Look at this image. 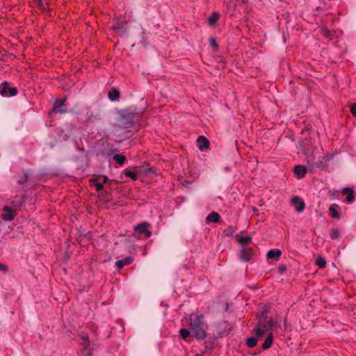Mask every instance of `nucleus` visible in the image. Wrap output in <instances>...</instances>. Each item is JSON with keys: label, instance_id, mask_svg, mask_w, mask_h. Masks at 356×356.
<instances>
[{"label": "nucleus", "instance_id": "5701e85b", "mask_svg": "<svg viewBox=\"0 0 356 356\" xmlns=\"http://www.w3.org/2000/svg\"><path fill=\"white\" fill-rule=\"evenodd\" d=\"M257 338L254 337H249L246 340V345L248 347L252 348L257 345Z\"/></svg>", "mask_w": 356, "mask_h": 356}, {"label": "nucleus", "instance_id": "e433bc0d", "mask_svg": "<svg viewBox=\"0 0 356 356\" xmlns=\"http://www.w3.org/2000/svg\"><path fill=\"white\" fill-rule=\"evenodd\" d=\"M120 26V24H117L115 26H114V29H118Z\"/></svg>", "mask_w": 356, "mask_h": 356}, {"label": "nucleus", "instance_id": "c756f323", "mask_svg": "<svg viewBox=\"0 0 356 356\" xmlns=\"http://www.w3.org/2000/svg\"><path fill=\"white\" fill-rule=\"evenodd\" d=\"M97 178L102 183H106L108 181V177L106 175H99Z\"/></svg>", "mask_w": 356, "mask_h": 356}, {"label": "nucleus", "instance_id": "7c9ffc66", "mask_svg": "<svg viewBox=\"0 0 356 356\" xmlns=\"http://www.w3.org/2000/svg\"><path fill=\"white\" fill-rule=\"evenodd\" d=\"M350 110L353 115H356V103L351 105Z\"/></svg>", "mask_w": 356, "mask_h": 356}, {"label": "nucleus", "instance_id": "f3484780", "mask_svg": "<svg viewBox=\"0 0 356 356\" xmlns=\"http://www.w3.org/2000/svg\"><path fill=\"white\" fill-rule=\"evenodd\" d=\"M179 334L184 340L187 341L188 338L191 335V332L186 328H181L179 330Z\"/></svg>", "mask_w": 356, "mask_h": 356}, {"label": "nucleus", "instance_id": "6e6552de", "mask_svg": "<svg viewBox=\"0 0 356 356\" xmlns=\"http://www.w3.org/2000/svg\"><path fill=\"white\" fill-rule=\"evenodd\" d=\"M291 204L298 212H302L305 209V202L299 197H294L291 199Z\"/></svg>", "mask_w": 356, "mask_h": 356}, {"label": "nucleus", "instance_id": "9b49d317", "mask_svg": "<svg viewBox=\"0 0 356 356\" xmlns=\"http://www.w3.org/2000/svg\"><path fill=\"white\" fill-rule=\"evenodd\" d=\"M281 251L278 249H271L267 253V257L268 259H277L281 256Z\"/></svg>", "mask_w": 356, "mask_h": 356}, {"label": "nucleus", "instance_id": "ddd939ff", "mask_svg": "<svg viewBox=\"0 0 356 356\" xmlns=\"http://www.w3.org/2000/svg\"><path fill=\"white\" fill-rule=\"evenodd\" d=\"M294 172L298 178H302L307 172V168L304 165H297L294 168Z\"/></svg>", "mask_w": 356, "mask_h": 356}, {"label": "nucleus", "instance_id": "2eb2a0df", "mask_svg": "<svg viewBox=\"0 0 356 356\" xmlns=\"http://www.w3.org/2000/svg\"><path fill=\"white\" fill-rule=\"evenodd\" d=\"M273 343V334L272 333H270L268 337L266 338L264 342L262 345V348L264 350L268 349Z\"/></svg>", "mask_w": 356, "mask_h": 356}, {"label": "nucleus", "instance_id": "a878e982", "mask_svg": "<svg viewBox=\"0 0 356 356\" xmlns=\"http://www.w3.org/2000/svg\"><path fill=\"white\" fill-rule=\"evenodd\" d=\"M124 175L126 177H128L131 178V179H133L134 181L138 179L137 174L134 172H131V171H130L129 170H124Z\"/></svg>", "mask_w": 356, "mask_h": 356}, {"label": "nucleus", "instance_id": "412c9836", "mask_svg": "<svg viewBox=\"0 0 356 356\" xmlns=\"http://www.w3.org/2000/svg\"><path fill=\"white\" fill-rule=\"evenodd\" d=\"M252 241L250 236H241L238 238V242L241 245H248V243Z\"/></svg>", "mask_w": 356, "mask_h": 356}, {"label": "nucleus", "instance_id": "f8f14e48", "mask_svg": "<svg viewBox=\"0 0 356 356\" xmlns=\"http://www.w3.org/2000/svg\"><path fill=\"white\" fill-rule=\"evenodd\" d=\"M343 193L347 195V202L351 203L355 201V197L353 195V191L350 188H344L343 189Z\"/></svg>", "mask_w": 356, "mask_h": 356}, {"label": "nucleus", "instance_id": "c9c22d12", "mask_svg": "<svg viewBox=\"0 0 356 356\" xmlns=\"http://www.w3.org/2000/svg\"><path fill=\"white\" fill-rule=\"evenodd\" d=\"M82 339L85 341H88V337L87 336H83L82 337Z\"/></svg>", "mask_w": 356, "mask_h": 356}, {"label": "nucleus", "instance_id": "39448f33", "mask_svg": "<svg viewBox=\"0 0 356 356\" xmlns=\"http://www.w3.org/2000/svg\"><path fill=\"white\" fill-rule=\"evenodd\" d=\"M3 211V213L1 214V218L6 221L13 220L17 216L16 212L8 206H4Z\"/></svg>", "mask_w": 356, "mask_h": 356}, {"label": "nucleus", "instance_id": "0eeeda50", "mask_svg": "<svg viewBox=\"0 0 356 356\" xmlns=\"http://www.w3.org/2000/svg\"><path fill=\"white\" fill-rule=\"evenodd\" d=\"M65 99H56L54 104V111L60 113H67V110L65 108Z\"/></svg>", "mask_w": 356, "mask_h": 356}, {"label": "nucleus", "instance_id": "4468645a", "mask_svg": "<svg viewBox=\"0 0 356 356\" xmlns=\"http://www.w3.org/2000/svg\"><path fill=\"white\" fill-rule=\"evenodd\" d=\"M207 222H218L220 220V216L217 212H211L207 216Z\"/></svg>", "mask_w": 356, "mask_h": 356}, {"label": "nucleus", "instance_id": "4be33fe9", "mask_svg": "<svg viewBox=\"0 0 356 356\" xmlns=\"http://www.w3.org/2000/svg\"><path fill=\"white\" fill-rule=\"evenodd\" d=\"M315 264L319 268H324L326 264V261L324 257L318 256L316 259Z\"/></svg>", "mask_w": 356, "mask_h": 356}, {"label": "nucleus", "instance_id": "f257e3e1", "mask_svg": "<svg viewBox=\"0 0 356 356\" xmlns=\"http://www.w3.org/2000/svg\"><path fill=\"white\" fill-rule=\"evenodd\" d=\"M187 321L193 336L197 340L204 339L207 337V324L204 321V316L201 314L193 313L189 315Z\"/></svg>", "mask_w": 356, "mask_h": 356}, {"label": "nucleus", "instance_id": "72a5a7b5", "mask_svg": "<svg viewBox=\"0 0 356 356\" xmlns=\"http://www.w3.org/2000/svg\"><path fill=\"white\" fill-rule=\"evenodd\" d=\"M39 5H40V8H41L42 9H43V10H44V9H45L44 6V4L42 3V1H41V0H39Z\"/></svg>", "mask_w": 356, "mask_h": 356}, {"label": "nucleus", "instance_id": "2f4dec72", "mask_svg": "<svg viewBox=\"0 0 356 356\" xmlns=\"http://www.w3.org/2000/svg\"><path fill=\"white\" fill-rule=\"evenodd\" d=\"M0 270H2L3 272L8 271V267L3 264H0Z\"/></svg>", "mask_w": 356, "mask_h": 356}, {"label": "nucleus", "instance_id": "9d476101", "mask_svg": "<svg viewBox=\"0 0 356 356\" xmlns=\"http://www.w3.org/2000/svg\"><path fill=\"white\" fill-rule=\"evenodd\" d=\"M133 261V258L131 257H127L123 259L118 260L115 262V266L118 268H122L125 265H129Z\"/></svg>", "mask_w": 356, "mask_h": 356}, {"label": "nucleus", "instance_id": "a211bd4d", "mask_svg": "<svg viewBox=\"0 0 356 356\" xmlns=\"http://www.w3.org/2000/svg\"><path fill=\"white\" fill-rule=\"evenodd\" d=\"M120 97V92L116 89H113L111 91L108 92V97L112 100L115 101L118 99Z\"/></svg>", "mask_w": 356, "mask_h": 356}, {"label": "nucleus", "instance_id": "473e14b6", "mask_svg": "<svg viewBox=\"0 0 356 356\" xmlns=\"http://www.w3.org/2000/svg\"><path fill=\"white\" fill-rule=\"evenodd\" d=\"M278 269H279V272L280 273H282L286 270V267L284 265H280L279 266Z\"/></svg>", "mask_w": 356, "mask_h": 356}, {"label": "nucleus", "instance_id": "dca6fc26", "mask_svg": "<svg viewBox=\"0 0 356 356\" xmlns=\"http://www.w3.org/2000/svg\"><path fill=\"white\" fill-rule=\"evenodd\" d=\"M254 332L257 337H261L267 330L259 323L257 327L254 328Z\"/></svg>", "mask_w": 356, "mask_h": 356}, {"label": "nucleus", "instance_id": "1a4fd4ad", "mask_svg": "<svg viewBox=\"0 0 356 356\" xmlns=\"http://www.w3.org/2000/svg\"><path fill=\"white\" fill-rule=\"evenodd\" d=\"M198 148L200 151H204L209 147V140L204 136H200L197 139Z\"/></svg>", "mask_w": 356, "mask_h": 356}, {"label": "nucleus", "instance_id": "20e7f679", "mask_svg": "<svg viewBox=\"0 0 356 356\" xmlns=\"http://www.w3.org/2000/svg\"><path fill=\"white\" fill-rule=\"evenodd\" d=\"M149 224L147 222H143L134 227V230L141 234H144L146 237H149L152 232L149 229Z\"/></svg>", "mask_w": 356, "mask_h": 356}, {"label": "nucleus", "instance_id": "b1692460", "mask_svg": "<svg viewBox=\"0 0 356 356\" xmlns=\"http://www.w3.org/2000/svg\"><path fill=\"white\" fill-rule=\"evenodd\" d=\"M113 160H115L118 164L122 165L124 163L126 158L124 156L121 154H115L113 156Z\"/></svg>", "mask_w": 356, "mask_h": 356}, {"label": "nucleus", "instance_id": "f03ea898", "mask_svg": "<svg viewBox=\"0 0 356 356\" xmlns=\"http://www.w3.org/2000/svg\"><path fill=\"white\" fill-rule=\"evenodd\" d=\"M0 94L3 97H13L17 95V90L15 88L10 87L8 83L4 81L1 84Z\"/></svg>", "mask_w": 356, "mask_h": 356}, {"label": "nucleus", "instance_id": "393cba45", "mask_svg": "<svg viewBox=\"0 0 356 356\" xmlns=\"http://www.w3.org/2000/svg\"><path fill=\"white\" fill-rule=\"evenodd\" d=\"M219 18V14L218 13H213L208 19L209 24L210 25L214 24Z\"/></svg>", "mask_w": 356, "mask_h": 356}, {"label": "nucleus", "instance_id": "423d86ee", "mask_svg": "<svg viewBox=\"0 0 356 356\" xmlns=\"http://www.w3.org/2000/svg\"><path fill=\"white\" fill-rule=\"evenodd\" d=\"M252 256V249L248 245H241L240 257L243 261H248Z\"/></svg>", "mask_w": 356, "mask_h": 356}, {"label": "nucleus", "instance_id": "f704fd0d", "mask_svg": "<svg viewBox=\"0 0 356 356\" xmlns=\"http://www.w3.org/2000/svg\"><path fill=\"white\" fill-rule=\"evenodd\" d=\"M233 232H234L233 228L232 227H229V233H228V234L232 235L233 234Z\"/></svg>", "mask_w": 356, "mask_h": 356}, {"label": "nucleus", "instance_id": "cd10ccee", "mask_svg": "<svg viewBox=\"0 0 356 356\" xmlns=\"http://www.w3.org/2000/svg\"><path fill=\"white\" fill-rule=\"evenodd\" d=\"M320 31H321L323 32V33L325 35V37L327 38H330L331 37V32L325 27L324 26H321L320 28Z\"/></svg>", "mask_w": 356, "mask_h": 356}, {"label": "nucleus", "instance_id": "aec40b11", "mask_svg": "<svg viewBox=\"0 0 356 356\" xmlns=\"http://www.w3.org/2000/svg\"><path fill=\"white\" fill-rule=\"evenodd\" d=\"M90 181L92 182L95 186L97 191H100L103 189V184L102 182H100L97 177H96L95 179H91Z\"/></svg>", "mask_w": 356, "mask_h": 356}, {"label": "nucleus", "instance_id": "bb28decb", "mask_svg": "<svg viewBox=\"0 0 356 356\" xmlns=\"http://www.w3.org/2000/svg\"><path fill=\"white\" fill-rule=\"evenodd\" d=\"M340 236V232L338 229L334 228L330 231V237L332 239H337Z\"/></svg>", "mask_w": 356, "mask_h": 356}, {"label": "nucleus", "instance_id": "7ed1b4c3", "mask_svg": "<svg viewBox=\"0 0 356 356\" xmlns=\"http://www.w3.org/2000/svg\"><path fill=\"white\" fill-rule=\"evenodd\" d=\"M266 312L267 311H264L259 315V323L262 325L263 327H264L267 331H268L271 330L273 327L275 326V323L272 319L268 318L266 316H265Z\"/></svg>", "mask_w": 356, "mask_h": 356}, {"label": "nucleus", "instance_id": "4c0bfd02", "mask_svg": "<svg viewBox=\"0 0 356 356\" xmlns=\"http://www.w3.org/2000/svg\"><path fill=\"white\" fill-rule=\"evenodd\" d=\"M195 356H202V355L200 354H196Z\"/></svg>", "mask_w": 356, "mask_h": 356}, {"label": "nucleus", "instance_id": "c85d7f7f", "mask_svg": "<svg viewBox=\"0 0 356 356\" xmlns=\"http://www.w3.org/2000/svg\"><path fill=\"white\" fill-rule=\"evenodd\" d=\"M209 44L215 50L218 47L217 42L213 38H209Z\"/></svg>", "mask_w": 356, "mask_h": 356}, {"label": "nucleus", "instance_id": "6ab92c4d", "mask_svg": "<svg viewBox=\"0 0 356 356\" xmlns=\"http://www.w3.org/2000/svg\"><path fill=\"white\" fill-rule=\"evenodd\" d=\"M329 211L330 213V216L332 218H339V213L337 210V205H332L329 208Z\"/></svg>", "mask_w": 356, "mask_h": 356}]
</instances>
